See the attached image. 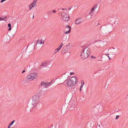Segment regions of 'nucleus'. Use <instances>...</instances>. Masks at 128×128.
<instances>
[{
    "instance_id": "f257e3e1",
    "label": "nucleus",
    "mask_w": 128,
    "mask_h": 128,
    "mask_svg": "<svg viewBox=\"0 0 128 128\" xmlns=\"http://www.w3.org/2000/svg\"><path fill=\"white\" fill-rule=\"evenodd\" d=\"M90 53V50L89 48H86L82 50L81 56L82 58L85 59L87 58Z\"/></svg>"
},
{
    "instance_id": "f03ea898",
    "label": "nucleus",
    "mask_w": 128,
    "mask_h": 128,
    "mask_svg": "<svg viewBox=\"0 0 128 128\" xmlns=\"http://www.w3.org/2000/svg\"><path fill=\"white\" fill-rule=\"evenodd\" d=\"M32 105L34 106H36L38 104V101L40 100V97L38 95H34L32 98Z\"/></svg>"
},
{
    "instance_id": "7ed1b4c3",
    "label": "nucleus",
    "mask_w": 128,
    "mask_h": 128,
    "mask_svg": "<svg viewBox=\"0 0 128 128\" xmlns=\"http://www.w3.org/2000/svg\"><path fill=\"white\" fill-rule=\"evenodd\" d=\"M37 77V76L36 75V73L33 72L28 75L26 76V78L28 80H32L36 78Z\"/></svg>"
},
{
    "instance_id": "20e7f679",
    "label": "nucleus",
    "mask_w": 128,
    "mask_h": 128,
    "mask_svg": "<svg viewBox=\"0 0 128 128\" xmlns=\"http://www.w3.org/2000/svg\"><path fill=\"white\" fill-rule=\"evenodd\" d=\"M61 17L62 20L64 21H67L70 18L68 14L63 12H61Z\"/></svg>"
},
{
    "instance_id": "39448f33",
    "label": "nucleus",
    "mask_w": 128,
    "mask_h": 128,
    "mask_svg": "<svg viewBox=\"0 0 128 128\" xmlns=\"http://www.w3.org/2000/svg\"><path fill=\"white\" fill-rule=\"evenodd\" d=\"M64 85L66 86H68L69 87H71L72 86V84L71 80H65L64 82Z\"/></svg>"
},
{
    "instance_id": "423d86ee",
    "label": "nucleus",
    "mask_w": 128,
    "mask_h": 128,
    "mask_svg": "<svg viewBox=\"0 0 128 128\" xmlns=\"http://www.w3.org/2000/svg\"><path fill=\"white\" fill-rule=\"evenodd\" d=\"M70 79L73 85H74L77 82V78L76 76L72 77Z\"/></svg>"
},
{
    "instance_id": "0eeeda50",
    "label": "nucleus",
    "mask_w": 128,
    "mask_h": 128,
    "mask_svg": "<svg viewBox=\"0 0 128 128\" xmlns=\"http://www.w3.org/2000/svg\"><path fill=\"white\" fill-rule=\"evenodd\" d=\"M68 28L69 30H68V31H66L64 33V34H67L69 33L70 32L71 28L70 26L67 25L66 26H65L64 28L65 30H67V29Z\"/></svg>"
},
{
    "instance_id": "6e6552de",
    "label": "nucleus",
    "mask_w": 128,
    "mask_h": 128,
    "mask_svg": "<svg viewBox=\"0 0 128 128\" xmlns=\"http://www.w3.org/2000/svg\"><path fill=\"white\" fill-rule=\"evenodd\" d=\"M81 19V18H78L76 19L75 21V24H79L82 21Z\"/></svg>"
},
{
    "instance_id": "1a4fd4ad",
    "label": "nucleus",
    "mask_w": 128,
    "mask_h": 128,
    "mask_svg": "<svg viewBox=\"0 0 128 128\" xmlns=\"http://www.w3.org/2000/svg\"><path fill=\"white\" fill-rule=\"evenodd\" d=\"M44 40H38L36 42V44H44Z\"/></svg>"
},
{
    "instance_id": "9d476101",
    "label": "nucleus",
    "mask_w": 128,
    "mask_h": 128,
    "mask_svg": "<svg viewBox=\"0 0 128 128\" xmlns=\"http://www.w3.org/2000/svg\"><path fill=\"white\" fill-rule=\"evenodd\" d=\"M36 2H33L30 5V6H32V7H34L36 5Z\"/></svg>"
},
{
    "instance_id": "9b49d317",
    "label": "nucleus",
    "mask_w": 128,
    "mask_h": 128,
    "mask_svg": "<svg viewBox=\"0 0 128 128\" xmlns=\"http://www.w3.org/2000/svg\"><path fill=\"white\" fill-rule=\"evenodd\" d=\"M98 6V5L97 4L95 5L92 8V9L94 11L97 8Z\"/></svg>"
},
{
    "instance_id": "f8f14e48",
    "label": "nucleus",
    "mask_w": 128,
    "mask_h": 128,
    "mask_svg": "<svg viewBox=\"0 0 128 128\" xmlns=\"http://www.w3.org/2000/svg\"><path fill=\"white\" fill-rule=\"evenodd\" d=\"M14 121V120H13L11 123H10V124L8 126V128H10V127L13 124Z\"/></svg>"
},
{
    "instance_id": "ddd939ff",
    "label": "nucleus",
    "mask_w": 128,
    "mask_h": 128,
    "mask_svg": "<svg viewBox=\"0 0 128 128\" xmlns=\"http://www.w3.org/2000/svg\"><path fill=\"white\" fill-rule=\"evenodd\" d=\"M47 63L46 62H44L43 63V64H42V65H41L40 66V67H41V66H47Z\"/></svg>"
},
{
    "instance_id": "4468645a",
    "label": "nucleus",
    "mask_w": 128,
    "mask_h": 128,
    "mask_svg": "<svg viewBox=\"0 0 128 128\" xmlns=\"http://www.w3.org/2000/svg\"><path fill=\"white\" fill-rule=\"evenodd\" d=\"M47 84H46L45 82H42L40 84V85L41 86H44L45 85H47Z\"/></svg>"
},
{
    "instance_id": "2eb2a0df",
    "label": "nucleus",
    "mask_w": 128,
    "mask_h": 128,
    "mask_svg": "<svg viewBox=\"0 0 128 128\" xmlns=\"http://www.w3.org/2000/svg\"><path fill=\"white\" fill-rule=\"evenodd\" d=\"M63 43H62L58 47V48L60 50L61 48H62V47L63 46Z\"/></svg>"
},
{
    "instance_id": "dca6fc26",
    "label": "nucleus",
    "mask_w": 128,
    "mask_h": 128,
    "mask_svg": "<svg viewBox=\"0 0 128 128\" xmlns=\"http://www.w3.org/2000/svg\"><path fill=\"white\" fill-rule=\"evenodd\" d=\"M59 50H60L58 48H56V49L55 50L54 53H56L57 52L59 51Z\"/></svg>"
},
{
    "instance_id": "f3484780",
    "label": "nucleus",
    "mask_w": 128,
    "mask_h": 128,
    "mask_svg": "<svg viewBox=\"0 0 128 128\" xmlns=\"http://www.w3.org/2000/svg\"><path fill=\"white\" fill-rule=\"evenodd\" d=\"M47 14H48L51 15L52 14V13L51 12L48 11L47 12Z\"/></svg>"
},
{
    "instance_id": "a211bd4d",
    "label": "nucleus",
    "mask_w": 128,
    "mask_h": 128,
    "mask_svg": "<svg viewBox=\"0 0 128 128\" xmlns=\"http://www.w3.org/2000/svg\"><path fill=\"white\" fill-rule=\"evenodd\" d=\"M66 50L65 49H64L62 50V53H63L65 52Z\"/></svg>"
},
{
    "instance_id": "6ab92c4d",
    "label": "nucleus",
    "mask_w": 128,
    "mask_h": 128,
    "mask_svg": "<svg viewBox=\"0 0 128 128\" xmlns=\"http://www.w3.org/2000/svg\"><path fill=\"white\" fill-rule=\"evenodd\" d=\"M81 85H83H83L84 84V81L83 80H82V82H81Z\"/></svg>"
},
{
    "instance_id": "aec40b11",
    "label": "nucleus",
    "mask_w": 128,
    "mask_h": 128,
    "mask_svg": "<svg viewBox=\"0 0 128 128\" xmlns=\"http://www.w3.org/2000/svg\"><path fill=\"white\" fill-rule=\"evenodd\" d=\"M83 86V85H81L80 86V91H81L82 90V88Z\"/></svg>"
},
{
    "instance_id": "412c9836",
    "label": "nucleus",
    "mask_w": 128,
    "mask_h": 128,
    "mask_svg": "<svg viewBox=\"0 0 128 128\" xmlns=\"http://www.w3.org/2000/svg\"><path fill=\"white\" fill-rule=\"evenodd\" d=\"M8 26L9 28H11V24L10 23H9L8 24Z\"/></svg>"
},
{
    "instance_id": "4be33fe9",
    "label": "nucleus",
    "mask_w": 128,
    "mask_h": 128,
    "mask_svg": "<svg viewBox=\"0 0 128 128\" xmlns=\"http://www.w3.org/2000/svg\"><path fill=\"white\" fill-rule=\"evenodd\" d=\"M119 116H118V115L117 116H116V118H115V119L116 120L118 119V118H119Z\"/></svg>"
},
{
    "instance_id": "5701e85b",
    "label": "nucleus",
    "mask_w": 128,
    "mask_h": 128,
    "mask_svg": "<svg viewBox=\"0 0 128 128\" xmlns=\"http://www.w3.org/2000/svg\"><path fill=\"white\" fill-rule=\"evenodd\" d=\"M94 10H92V9L90 10V12L89 13V14H91L93 12V11Z\"/></svg>"
},
{
    "instance_id": "b1692460",
    "label": "nucleus",
    "mask_w": 128,
    "mask_h": 128,
    "mask_svg": "<svg viewBox=\"0 0 128 128\" xmlns=\"http://www.w3.org/2000/svg\"><path fill=\"white\" fill-rule=\"evenodd\" d=\"M0 20H4L5 21V20L4 19H3V18L2 17L0 18Z\"/></svg>"
},
{
    "instance_id": "393cba45",
    "label": "nucleus",
    "mask_w": 128,
    "mask_h": 128,
    "mask_svg": "<svg viewBox=\"0 0 128 128\" xmlns=\"http://www.w3.org/2000/svg\"><path fill=\"white\" fill-rule=\"evenodd\" d=\"M32 6H30V5L29 6V8L30 10H31L32 9Z\"/></svg>"
},
{
    "instance_id": "a878e982",
    "label": "nucleus",
    "mask_w": 128,
    "mask_h": 128,
    "mask_svg": "<svg viewBox=\"0 0 128 128\" xmlns=\"http://www.w3.org/2000/svg\"><path fill=\"white\" fill-rule=\"evenodd\" d=\"M3 18V19H4L5 20V21L7 20V19L6 17V16L5 17H4V18Z\"/></svg>"
},
{
    "instance_id": "bb28decb",
    "label": "nucleus",
    "mask_w": 128,
    "mask_h": 128,
    "mask_svg": "<svg viewBox=\"0 0 128 128\" xmlns=\"http://www.w3.org/2000/svg\"><path fill=\"white\" fill-rule=\"evenodd\" d=\"M52 12L54 13L56 12V11L55 10H54L52 11Z\"/></svg>"
},
{
    "instance_id": "cd10ccee",
    "label": "nucleus",
    "mask_w": 128,
    "mask_h": 128,
    "mask_svg": "<svg viewBox=\"0 0 128 128\" xmlns=\"http://www.w3.org/2000/svg\"><path fill=\"white\" fill-rule=\"evenodd\" d=\"M74 73L73 72H70V75H72V74H74Z\"/></svg>"
},
{
    "instance_id": "c85d7f7f",
    "label": "nucleus",
    "mask_w": 128,
    "mask_h": 128,
    "mask_svg": "<svg viewBox=\"0 0 128 128\" xmlns=\"http://www.w3.org/2000/svg\"><path fill=\"white\" fill-rule=\"evenodd\" d=\"M91 58H96V57L95 56H91Z\"/></svg>"
},
{
    "instance_id": "c756f323",
    "label": "nucleus",
    "mask_w": 128,
    "mask_h": 128,
    "mask_svg": "<svg viewBox=\"0 0 128 128\" xmlns=\"http://www.w3.org/2000/svg\"><path fill=\"white\" fill-rule=\"evenodd\" d=\"M25 72V70H24L22 72V73H23L24 72Z\"/></svg>"
},
{
    "instance_id": "7c9ffc66",
    "label": "nucleus",
    "mask_w": 128,
    "mask_h": 128,
    "mask_svg": "<svg viewBox=\"0 0 128 128\" xmlns=\"http://www.w3.org/2000/svg\"><path fill=\"white\" fill-rule=\"evenodd\" d=\"M37 1V0H34L33 2H36Z\"/></svg>"
},
{
    "instance_id": "2f4dec72",
    "label": "nucleus",
    "mask_w": 128,
    "mask_h": 128,
    "mask_svg": "<svg viewBox=\"0 0 128 128\" xmlns=\"http://www.w3.org/2000/svg\"><path fill=\"white\" fill-rule=\"evenodd\" d=\"M11 28H8V31H10L11 30Z\"/></svg>"
},
{
    "instance_id": "473e14b6",
    "label": "nucleus",
    "mask_w": 128,
    "mask_h": 128,
    "mask_svg": "<svg viewBox=\"0 0 128 128\" xmlns=\"http://www.w3.org/2000/svg\"><path fill=\"white\" fill-rule=\"evenodd\" d=\"M62 10H67V9H66V8H65V9H64V8H62Z\"/></svg>"
},
{
    "instance_id": "72a5a7b5",
    "label": "nucleus",
    "mask_w": 128,
    "mask_h": 128,
    "mask_svg": "<svg viewBox=\"0 0 128 128\" xmlns=\"http://www.w3.org/2000/svg\"><path fill=\"white\" fill-rule=\"evenodd\" d=\"M108 58H109V59L110 60L111 59V58L109 56H108Z\"/></svg>"
},
{
    "instance_id": "f704fd0d",
    "label": "nucleus",
    "mask_w": 128,
    "mask_h": 128,
    "mask_svg": "<svg viewBox=\"0 0 128 128\" xmlns=\"http://www.w3.org/2000/svg\"><path fill=\"white\" fill-rule=\"evenodd\" d=\"M70 44H68L66 46H70Z\"/></svg>"
},
{
    "instance_id": "c9c22d12",
    "label": "nucleus",
    "mask_w": 128,
    "mask_h": 128,
    "mask_svg": "<svg viewBox=\"0 0 128 128\" xmlns=\"http://www.w3.org/2000/svg\"><path fill=\"white\" fill-rule=\"evenodd\" d=\"M109 55V54H106V56H107V55Z\"/></svg>"
},
{
    "instance_id": "e433bc0d",
    "label": "nucleus",
    "mask_w": 128,
    "mask_h": 128,
    "mask_svg": "<svg viewBox=\"0 0 128 128\" xmlns=\"http://www.w3.org/2000/svg\"><path fill=\"white\" fill-rule=\"evenodd\" d=\"M71 9V8H68V9L69 10H70Z\"/></svg>"
},
{
    "instance_id": "4c0bfd02",
    "label": "nucleus",
    "mask_w": 128,
    "mask_h": 128,
    "mask_svg": "<svg viewBox=\"0 0 128 128\" xmlns=\"http://www.w3.org/2000/svg\"><path fill=\"white\" fill-rule=\"evenodd\" d=\"M34 15H33V18H34Z\"/></svg>"
},
{
    "instance_id": "58836bf2",
    "label": "nucleus",
    "mask_w": 128,
    "mask_h": 128,
    "mask_svg": "<svg viewBox=\"0 0 128 128\" xmlns=\"http://www.w3.org/2000/svg\"><path fill=\"white\" fill-rule=\"evenodd\" d=\"M45 87V88H46V87H47V86H46Z\"/></svg>"
},
{
    "instance_id": "ea45409f",
    "label": "nucleus",
    "mask_w": 128,
    "mask_h": 128,
    "mask_svg": "<svg viewBox=\"0 0 128 128\" xmlns=\"http://www.w3.org/2000/svg\"><path fill=\"white\" fill-rule=\"evenodd\" d=\"M113 48V49H114V48Z\"/></svg>"
}]
</instances>
